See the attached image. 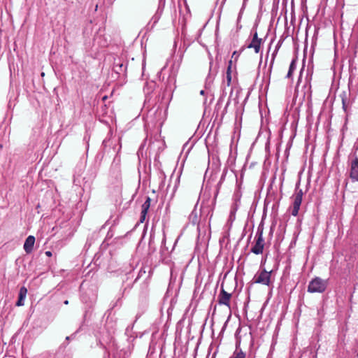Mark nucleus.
<instances>
[{
  "label": "nucleus",
  "mask_w": 358,
  "mask_h": 358,
  "mask_svg": "<svg viewBox=\"0 0 358 358\" xmlns=\"http://www.w3.org/2000/svg\"><path fill=\"white\" fill-rule=\"evenodd\" d=\"M327 287V280L319 277L313 278L308 286V292L310 293H322Z\"/></svg>",
  "instance_id": "obj_1"
},
{
  "label": "nucleus",
  "mask_w": 358,
  "mask_h": 358,
  "mask_svg": "<svg viewBox=\"0 0 358 358\" xmlns=\"http://www.w3.org/2000/svg\"><path fill=\"white\" fill-rule=\"evenodd\" d=\"M264 245V240L263 238V227L259 226L255 236V244L251 248V252L255 255L262 254Z\"/></svg>",
  "instance_id": "obj_2"
},
{
  "label": "nucleus",
  "mask_w": 358,
  "mask_h": 358,
  "mask_svg": "<svg viewBox=\"0 0 358 358\" xmlns=\"http://www.w3.org/2000/svg\"><path fill=\"white\" fill-rule=\"evenodd\" d=\"M303 191L302 189H296V192L294 196V201L292 208V215L296 216L299 214V210L302 202Z\"/></svg>",
  "instance_id": "obj_3"
},
{
  "label": "nucleus",
  "mask_w": 358,
  "mask_h": 358,
  "mask_svg": "<svg viewBox=\"0 0 358 358\" xmlns=\"http://www.w3.org/2000/svg\"><path fill=\"white\" fill-rule=\"evenodd\" d=\"M271 271H266L263 269L258 275L255 277V282L269 285L271 280Z\"/></svg>",
  "instance_id": "obj_4"
},
{
  "label": "nucleus",
  "mask_w": 358,
  "mask_h": 358,
  "mask_svg": "<svg viewBox=\"0 0 358 358\" xmlns=\"http://www.w3.org/2000/svg\"><path fill=\"white\" fill-rule=\"evenodd\" d=\"M350 177L353 181H358V157L351 162Z\"/></svg>",
  "instance_id": "obj_5"
},
{
  "label": "nucleus",
  "mask_w": 358,
  "mask_h": 358,
  "mask_svg": "<svg viewBox=\"0 0 358 358\" xmlns=\"http://www.w3.org/2000/svg\"><path fill=\"white\" fill-rule=\"evenodd\" d=\"M231 295L226 292L222 287L218 296V303L220 305H225L229 307Z\"/></svg>",
  "instance_id": "obj_6"
},
{
  "label": "nucleus",
  "mask_w": 358,
  "mask_h": 358,
  "mask_svg": "<svg viewBox=\"0 0 358 358\" xmlns=\"http://www.w3.org/2000/svg\"><path fill=\"white\" fill-rule=\"evenodd\" d=\"M35 243V237L34 236H29L24 243V250L27 254L32 252Z\"/></svg>",
  "instance_id": "obj_7"
},
{
  "label": "nucleus",
  "mask_w": 358,
  "mask_h": 358,
  "mask_svg": "<svg viewBox=\"0 0 358 358\" xmlns=\"http://www.w3.org/2000/svg\"><path fill=\"white\" fill-rule=\"evenodd\" d=\"M339 96L341 99L343 109L345 112H347L348 108L350 104V101L349 99L348 94L346 92H343L339 95Z\"/></svg>",
  "instance_id": "obj_8"
},
{
  "label": "nucleus",
  "mask_w": 358,
  "mask_h": 358,
  "mask_svg": "<svg viewBox=\"0 0 358 358\" xmlns=\"http://www.w3.org/2000/svg\"><path fill=\"white\" fill-rule=\"evenodd\" d=\"M27 293V289L24 287H22L20 289L18 300L16 302L17 306H22L24 305V301Z\"/></svg>",
  "instance_id": "obj_9"
},
{
  "label": "nucleus",
  "mask_w": 358,
  "mask_h": 358,
  "mask_svg": "<svg viewBox=\"0 0 358 358\" xmlns=\"http://www.w3.org/2000/svg\"><path fill=\"white\" fill-rule=\"evenodd\" d=\"M231 66H232V61L230 60L229 62V65H228L227 70V75H226L227 86H229L231 83Z\"/></svg>",
  "instance_id": "obj_10"
},
{
  "label": "nucleus",
  "mask_w": 358,
  "mask_h": 358,
  "mask_svg": "<svg viewBox=\"0 0 358 358\" xmlns=\"http://www.w3.org/2000/svg\"><path fill=\"white\" fill-rule=\"evenodd\" d=\"M261 41H251L248 45V48H253L255 53H258L260 50Z\"/></svg>",
  "instance_id": "obj_11"
},
{
  "label": "nucleus",
  "mask_w": 358,
  "mask_h": 358,
  "mask_svg": "<svg viewBox=\"0 0 358 358\" xmlns=\"http://www.w3.org/2000/svg\"><path fill=\"white\" fill-rule=\"evenodd\" d=\"M229 358H245V354L236 346L235 351Z\"/></svg>",
  "instance_id": "obj_12"
},
{
  "label": "nucleus",
  "mask_w": 358,
  "mask_h": 358,
  "mask_svg": "<svg viewBox=\"0 0 358 358\" xmlns=\"http://www.w3.org/2000/svg\"><path fill=\"white\" fill-rule=\"evenodd\" d=\"M296 62L294 59H293L289 65V71L286 76V78H291L292 76V73L296 70Z\"/></svg>",
  "instance_id": "obj_13"
},
{
  "label": "nucleus",
  "mask_w": 358,
  "mask_h": 358,
  "mask_svg": "<svg viewBox=\"0 0 358 358\" xmlns=\"http://www.w3.org/2000/svg\"><path fill=\"white\" fill-rule=\"evenodd\" d=\"M151 204V199L149 196L146 197L145 202L142 205L141 211L148 212Z\"/></svg>",
  "instance_id": "obj_14"
},
{
  "label": "nucleus",
  "mask_w": 358,
  "mask_h": 358,
  "mask_svg": "<svg viewBox=\"0 0 358 358\" xmlns=\"http://www.w3.org/2000/svg\"><path fill=\"white\" fill-rule=\"evenodd\" d=\"M277 52H278V50H275L274 51V52L272 54V58H271V64H270V67H269V71L270 72L272 70V68H273V64H274V61H275V56L277 55Z\"/></svg>",
  "instance_id": "obj_15"
},
{
  "label": "nucleus",
  "mask_w": 358,
  "mask_h": 358,
  "mask_svg": "<svg viewBox=\"0 0 358 358\" xmlns=\"http://www.w3.org/2000/svg\"><path fill=\"white\" fill-rule=\"evenodd\" d=\"M147 213H148V212L141 211L140 220H139L141 223H143L144 221L145 220Z\"/></svg>",
  "instance_id": "obj_16"
},
{
  "label": "nucleus",
  "mask_w": 358,
  "mask_h": 358,
  "mask_svg": "<svg viewBox=\"0 0 358 358\" xmlns=\"http://www.w3.org/2000/svg\"><path fill=\"white\" fill-rule=\"evenodd\" d=\"M252 41H261L262 42V39L258 38L257 31L254 34Z\"/></svg>",
  "instance_id": "obj_17"
},
{
  "label": "nucleus",
  "mask_w": 358,
  "mask_h": 358,
  "mask_svg": "<svg viewBox=\"0 0 358 358\" xmlns=\"http://www.w3.org/2000/svg\"><path fill=\"white\" fill-rule=\"evenodd\" d=\"M45 255L48 256V257H51L52 256V252L50 251H46L45 252Z\"/></svg>",
  "instance_id": "obj_18"
},
{
  "label": "nucleus",
  "mask_w": 358,
  "mask_h": 358,
  "mask_svg": "<svg viewBox=\"0 0 358 358\" xmlns=\"http://www.w3.org/2000/svg\"><path fill=\"white\" fill-rule=\"evenodd\" d=\"M273 227L271 226V229H270V234L271 235L273 234Z\"/></svg>",
  "instance_id": "obj_19"
},
{
  "label": "nucleus",
  "mask_w": 358,
  "mask_h": 358,
  "mask_svg": "<svg viewBox=\"0 0 358 358\" xmlns=\"http://www.w3.org/2000/svg\"><path fill=\"white\" fill-rule=\"evenodd\" d=\"M200 94L201 95H204L205 94V91L204 90H201L200 91Z\"/></svg>",
  "instance_id": "obj_20"
},
{
  "label": "nucleus",
  "mask_w": 358,
  "mask_h": 358,
  "mask_svg": "<svg viewBox=\"0 0 358 358\" xmlns=\"http://www.w3.org/2000/svg\"><path fill=\"white\" fill-rule=\"evenodd\" d=\"M236 54H237V52H236V51H234V53H233V55H232V57H233L234 56H236Z\"/></svg>",
  "instance_id": "obj_21"
},
{
  "label": "nucleus",
  "mask_w": 358,
  "mask_h": 358,
  "mask_svg": "<svg viewBox=\"0 0 358 358\" xmlns=\"http://www.w3.org/2000/svg\"><path fill=\"white\" fill-rule=\"evenodd\" d=\"M70 339V337L69 336H66V340L69 341Z\"/></svg>",
  "instance_id": "obj_22"
},
{
  "label": "nucleus",
  "mask_w": 358,
  "mask_h": 358,
  "mask_svg": "<svg viewBox=\"0 0 358 358\" xmlns=\"http://www.w3.org/2000/svg\"><path fill=\"white\" fill-rule=\"evenodd\" d=\"M69 303V301L66 300L64 301V304H68Z\"/></svg>",
  "instance_id": "obj_23"
},
{
  "label": "nucleus",
  "mask_w": 358,
  "mask_h": 358,
  "mask_svg": "<svg viewBox=\"0 0 358 358\" xmlns=\"http://www.w3.org/2000/svg\"><path fill=\"white\" fill-rule=\"evenodd\" d=\"M357 357H358V353H357Z\"/></svg>",
  "instance_id": "obj_24"
}]
</instances>
